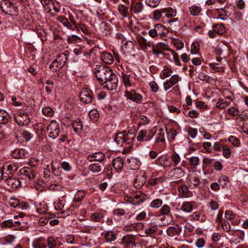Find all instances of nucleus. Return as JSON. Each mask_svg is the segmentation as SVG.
Instances as JSON below:
<instances>
[{
  "instance_id": "f704fd0d",
  "label": "nucleus",
  "mask_w": 248,
  "mask_h": 248,
  "mask_svg": "<svg viewBox=\"0 0 248 248\" xmlns=\"http://www.w3.org/2000/svg\"><path fill=\"white\" fill-rule=\"evenodd\" d=\"M216 11L218 14L216 18V19H220L222 20H225L227 19L228 16L227 14V11L225 10V7L223 8L216 9Z\"/></svg>"
},
{
  "instance_id": "6e6552de",
  "label": "nucleus",
  "mask_w": 248,
  "mask_h": 248,
  "mask_svg": "<svg viewBox=\"0 0 248 248\" xmlns=\"http://www.w3.org/2000/svg\"><path fill=\"white\" fill-rule=\"evenodd\" d=\"M156 133V131L153 129L147 130L146 129H142L140 130L137 137V140L138 141H149L154 137Z\"/></svg>"
},
{
  "instance_id": "ea45409f",
  "label": "nucleus",
  "mask_w": 248,
  "mask_h": 248,
  "mask_svg": "<svg viewBox=\"0 0 248 248\" xmlns=\"http://www.w3.org/2000/svg\"><path fill=\"white\" fill-rule=\"evenodd\" d=\"M214 30L217 34L223 35L226 32L225 28L222 23H217L214 25Z\"/></svg>"
},
{
  "instance_id": "2f4dec72",
  "label": "nucleus",
  "mask_w": 248,
  "mask_h": 248,
  "mask_svg": "<svg viewBox=\"0 0 248 248\" xmlns=\"http://www.w3.org/2000/svg\"><path fill=\"white\" fill-rule=\"evenodd\" d=\"M130 8L132 12L138 15L141 13L143 10L144 6L141 2H136L135 4H131Z\"/></svg>"
},
{
  "instance_id": "49530a36",
  "label": "nucleus",
  "mask_w": 248,
  "mask_h": 248,
  "mask_svg": "<svg viewBox=\"0 0 248 248\" xmlns=\"http://www.w3.org/2000/svg\"><path fill=\"white\" fill-rule=\"evenodd\" d=\"M86 193L83 190H79L77 191L74 197L75 202H81L85 197Z\"/></svg>"
},
{
  "instance_id": "13d9d810",
  "label": "nucleus",
  "mask_w": 248,
  "mask_h": 248,
  "mask_svg": "<svg viewBox=\"0 0 248 248\" xmlns=\"http://www.w3.org/2000/svg\"><path fill=\"white\" fill-rule=\"evenodd\" d=\"M67 41L68 43L73 44L81 42V39L76 35H72L68 36Z\"/></svg>"
},
{
  "instance_id": "2eb2a0df",
  "label": "nucleus",
  "mask_w": 248,
  "mask_h": 248,
  "mask_svg": "<svg viewBox=\"0 0 248 248\" xmlns=\"http://www.w3.org/2000/svg\"><path fill=\"white\" fill-rule=\"evenodd\" d=\"M165 29V28L163 25L157 24L154 26V28L150 29L148 33L150 37L155 38L158 36L162 35L164 33V30Z\"/></svg>"
},
{
  "instance_id": "9d476101",
  "label": "nucleus",
  "mask_w": 248,
  "mask_h": 248,
  "mask_svg": "<svg viewBox=\"0 0 248 248\" xmlns=\"http://www.w3.org/2000/svg\"><path fill=\"white\" fill-rule=\"evenodd\" d=\"M93 97L92 91L88 88L82 89L79 94L80 101L85 104L91 103L93 101Z\"/></svg>"
},
{
  "instance_id": "8fccbe9b",
  "label": "nucleus",
  "mask_w": 248,
  "mask_h": 248,
  "mask_svg": "<svg viewBox=\"0 0 248 248\" xmlns=\"http://www.w3.org/2000/svg\"><path fill=\"white\" fill-rule=\"evenodd\" d=\"M172 73V70L171 69L167 67L162 70L160 76L162 79H164L170 77Z\"/></svg>"
},
{
  "instance_id": "e433bc0d",
  "label": "nucleus",
  "mask_w": 248,
  "mask_h": 248,
  "mask_svg": "<svg viewBox=\"0 0 248 248\" xmlns=\"http://www.w3.org/2000/svg\"><path fill=\"white\" fill-rule=\"evenodd\" d=\"M72 127L75 132L77 134L80 133L83 129V125L79 119L76 120L73 122L72 124Z\"/></svg>"
},
{
  "instance_id": "4c0bfd02",
  "label": "nucleus",
  "mask_w": 248,
  "mask_h": 248,
  "mask_svg": "<svg viewBox=\"0 0 248 248\" xmlns=\"http://www.w3.org/2000/svg\"><path fill=\"white\" fill-rule=\"evenodd\" d=\"M128 7L124 4H119L118 10L119 13L124 17H127L129 16Z\"/></svg>"
},
{
  "instance_id": "f8f14e48",
  "label": "nucleus",
  "mask_w": 248,
  "mask_h": 248,
  "mask_svg": "<svg viewBox=\"0 0 248 248\" xmlns=\"http://www.w3.org/2000/svg\"><path fill=\"white\" fill-rule=\"evenodd\" d=\"M181 80V78L177 74L172 75L169 79H167L163 83V88L165 91H167L173 86L176 85L179 81Z\"/></svg>"
},
{
  "instance_id": "c756f323",
  "label": "nucleus",
  "mask_w": 248,
  "mask_h": 248,
  "mask_svg": "<svg viewBox=\"0 0 248 248\" xmlns=\"http://www.w3.org/2000/svg\"><path fill=\"white\" fill-rule=\"evenodd\" d=\"M57 21H59L61 23L63 26L67 27L69 30L74 31L75 30V27H73V25L71 24L70 22L68 21V19L65 17L64 16H59L57 18Z\"/></svg>"
},
{
  "instance_id": "0eeeda50",
  "label": "nucleus",
  "mask_w": 248,
  "mask_h": 248,
  "mask_svg": "<svg viewBox=\"0 0 248 248\" xmlns=\"http://www.w3.org/2000/svg\"><path fill=\"white\" fill-rule=\"evenodd\" d=\"M47 131L49 138L56 139L60 134L59 124L56 121H51L47 127Z\"/></svg>"
},
{
  "instance_id": "37998d69",
  "label": "nucleus",
  "mask_w": 248,
  "mask_h": 248,
  "mask_svg": "<svg viewBox=\"0 0 248 248\" xmlns=\"http://www.w3.org/2000/svg\"><path fill=\"white\" fill-rule=\"evenodd\" d=\"M170 160L171 161V163H173L172 166L175 167L180 162L181 158L179 155L175 152L171 155L170 157Z\"/></svg>"
},
{
  "instance_id": "cd10ccee",
  "label": "nucleus",
  "mask_w": 248,
  "mask_h": 248,
  "mask_svg": "<svg viewBox=\"0 0 248 248\" xmlns=\"http://www.w3.org/2000/svg\"><path fill=\"white\" fill-rule=\"evenodd\" d=\"M105 217V214L101 212H96L91 214L90 216V220L95 222H103V219Z\"/></svg>"
},
{
  "instance_id": "c03bdc74",
  "label": "nucleus",
  "mask_w": 248,
  "mask_h": 248,
  "mask_svg": "<svg viewBox=\"0 0 248 248\" xmlns=\"http://www.w3.org/2000/svg\"><path fill=\"white\" fill-rule=\"evenodd\" d=\"M222 155L223 157H224L225 158H229L232 155V150L231 148L227 146L226 145H225L223 146V147L222 149Z\"/></svg>"
},
{
  "instance_id": "9b49d317",
  "label": "nucleus",
  "mask_w": 248,
  "mask_h": 248,
  "mask_svg": "<svg viewBox=\"0 0 248 248\" xmlns=\"http://www.w3.org/2000/svg\"><path fill=\"white\" fill-rule=\"evenodd\" d=\"M185 172L180 167H177L173 169L169 173V177L174 181V182H180L183 180Z\"/></svg>"
},
{
  "instance_id": "58836bf2",
  "label": "nucleus",
  "mask_w": 248,
  "mask_h": 248,
  "mask_svg": "<svg viewBox=\"0 0 248 248\" xmlns=\"http://www.w3.org/2000/svg\"><path fill=\"white\" fill-rule=\"evenodd\" d=\"M166 133L168 135V137L169 138V140L170 141H172L174 140L176 136L177 135L178 133L176 130L170 128V129H168L166 127Z\"/></svg>"
},
{
  "instance_id": "412c9836",
  "label": "nucleus",
  "mask_w": 248,
  "mask_h": 248,
  "mask_svg": "<svg viewBox=\"0 0 248 248\" xmlns=\"http://www.w3.org/2000/svg\"><path fill=\"white\" fill-rule=\"evenodd\" d=\"M124 165V160L120 157L114 158L112 161V166L117 172L123 170Z\"/></svg>"
},
{
  "instance_id": "39448f33",
  "label": "nucleus",
  "mask_w": 248,
  "mask_h": 248,
  "mask_svg": "<svg viewBox=\"0 0 248 248\" xmlns=\"http://www.w3.org/2000/svg\"><path fill=\"white\" fill-rule=\"evenodd\" d=\"M112 54L108 51H103L100 54V58L101 60L107 64H112L114 59L117 62H120V57L118 53L114 50H112Z\"/></svg>"
},
{
  "instance_id": "c9c22d12",
  "label": "nucleus",
  "mask_w": 248,
  "mask_h": 248,
  "mask_svg": "<svg viewBox=\"0 0 248 248\" xmlns=\"http://www.w3.org/2000/svg\"><path fill=\"white\" fill-rule=\"evenodd\" d=\"M167 231L172 235H180L182 232V227L178 225H176L174 226H170Z\"/></svg>"
},
{
  "instance_id": "5fc2aeb1",
  "label": "nucleus",
  "mask_w": 248,
  "mask_h": 248,
  "mask_svg": "<svg viewBox=\"0 0 248 248\" xmlns=\"http://www.w3.org/2000/svg\"><path fill=\"white\" fill-rule=\"evenodd\" d=\"M0 225L1 228H11L14 227V223L13 219H8L3 221Z\"/></svg>"
},
{
  "instance_id": "ddd939ff",
  "label": "nucleus",
  "mask_w": 248,
  "mask_h": 248,
  "mask_svg": "<svg viewBox=\"0 0 248 248\" xmlns=\"http://www.w3.org/2000/svg\"><path fill=\"white\" fill-rule=\"evenodd\" d=\"M125 96L127 99L137 104L140 103L143 99L142 95L133 89L129 91H126L125 92Z\"/></svg>"
},
{
  "instance_id": "bb28decb",
  "label": "nucleus",
  "mask_w": 248,
  "mask_h": 248,
  "mask_svg": "<svg viewBox=\"0 0 248 248\" xmlns=\"http://www.w3.org/2000/svg\"><path fill=\"white\" fill-rule=\"evenodd\" d=\"M194 202H184L180 206V210L186 213H191L194 208Z\"/></svg>"
},
{
  "instance_id": "72a5a7b5",
  "label": "nucleus",
  "mask_w": 248,
  "mask_h": 248,
  "mask_svg": "<svg viewBox=\"0 0 248 248\" xmlns=\"http://www.w3.org/2000/svg\"><path fill=\"white\" fill-rule=\"evenodd\" d=\"M128 162L130 169L133 170L138 169L140 166V161L135 158L132 157L130 159H128Z\"/></svg>"
},
{
  "instance_id": "f03ea898",
  "label": "nucleus",
  "mask_w": 248,
  "mask_h": 248,
  "mask_svg": "<svg viewBox=\"0 0 248 248\" xmlns=\"http://www.w3.org/2000/svg\"><path fill=\"white\" fill-rule=\"evenodd\" d=\"M135 129H129L127 131H123L117 133L115 136L114 141L117 144L124 147L126 152L129 151L132 147L136 134Z\"/></svg>"
},
{
  "instance_id": "393cba45",
  "label": "nucleus",
  "mask_w": 248,
  "mask_h": 248,
  "mask_svg": "<svg viewBox=\"0 0 248 248\" xmlns=\"http://www.w3.org/2000/svg\"><path fill=\"white\" fill-rule=\"evenodd\" d=\"M156 164L163 167H170L171 165V162L166 156H160L156 160Z\"/></svg>"
},
{
  "instance_id": "4be33fe9",
  "label": "nucleus",
  "mask_w": 248,
  "mask_h": 248,
  "mask_svg": "<svg viewBox=\"0 0 248 248\" xmlns=\"http://www.w3.org/2000/svg\"><path fill=\"white\" fill-rule=\"evenodd\" d=\"M122 78L124 87L127 88L132 86L134 83L131 74L122 72Z\"/></svg>"
},
{
  "instance_id": "20e7f679",
  "label": "nucleus",
  "mask_w": 248,
  "mask_h": 248,
  "mask_svg": "<svg viewBox=\"0 0 248 248\" xmlns=\"http://www.w3.org/2000/svg\"><path fill=\"white\" fill-rule=\"evenodd\" d=\"M0 6L2 11L6 14L12 16L18 13L17 7L9 0H1Z\"/></svg>"
},
{
  "instance_id": "3c124183",
  "label": "nucleus",
  "mask_w": 248,
  "mask_h": 248,
  "mask_svg": "<svg viewBox=\"0 0 248 248\" xmlns=\"http://www.w3.org/2000/svg\"><path fill=\"white\" fill-rule=\"evenodd\" d=\"M75 29L78 31H81L85 34H89L90 32L89 27L84 24H80L76 27Z\"/></svg>"
},
{
  "instance_id": "f3484780",
  "label": "nucleus",
  "mask_w": 248,
  "mask_h": 248,
  "mask_svg": "<svg viewBox=\"0 0 248 248\" xmlns=\"http://www.w3.org/2000/svg\"><path fill=\"white\" fill-rule=\"evenodd\" d=\"M11 155L15 159H24L29 157V153L23 148H16L11 151Z\"/></svg>"
},
{
  "instance_id": "f257e3e1",
  "label": "nucleus",
  "mask_w": 248,
  "mask_h": 248,
  "mask_svg": "<svg viewBox=\"0 0 248 248\" xmlns=\"http://www.w3.org/2000/svg\"><path fill=\"white\" fill-rule=\"evenodd\" d=\"M99 83L108 90H115L118 86V79L117 75L108 67L99 66L95 73Z\"/></svg>"
},
{
  "instance_id": "dca6fc26",
  "label": "nucleus",
  "mask_w": 248,
  "mask_h": 248,
  "mask_svg": "<svg viewBox=\"0 0 248 248\" xmlns=\"http://www.w3.org/2000/svg\"><path fill=\"white\" fill-rule=\"evenodd\" d=\"M135 240L134 235L127 234L122 237L119 243L123 246V248H130Z\"/></svg>"
},
{
  "instance_id": "b1692460",
  "label": "nucleus",
  "mask_w": 248,
  "mask_h": 248,
  "mask_svg": "<svg viewBox=\"0 0 248 248\" xmlns=\"http://www.w3.org/2000/svg\"><path fill=\"white\" fill-rule=\"evenodd\" d=\"M102 235L104 237L105 241L107 243L114 241L117 239V233L113 231H104Z\"/></svg>"
},
{
  "instance_id": "5701e85b",
  "label": "nucleus",
  "mask_w": 248,
  "mask_h": 248,
  "mask_svg": "<svg viewBox=\"0 0 248 248\" xmlns=\"http://www.w3.org/2000/svg\"><path fill=\"white\" fill-rule=\"evenodd\" d=\"M20 173L23 175L28 177L30 180L34 178L36 175L34 170L30 167H23L20 170Z\"/></svg>"
},
{
  "instance_id": "de8ad7c7",
  "label": "nucleus",
  "mask_w": 248,
  "mask_h": 248,
  "mask_svg": "<svg viewBox=\"0 0 248 248\" xmlns=\"http://www.w3.org/2000/svg\"><path fill=\"white\" fill-rule=\"evenodd\" d=\"M225 145L223 143V140H220L218 141H216L213 145V150L216 152H220L222 150L223 146Z\"/></svg>"
},
{
  "instance_id": "603ef678",
  "label": "nucleus",
  "mask_w": 248,
  "mask_h": 248,
  "mask_svg": "<svg viewBox=\"0 0 248 248\" xmlns=\"http://www.w3.org/2000/svg\"><path fill=\"white\" fill-rule=\"evenodd\" d=\"M202 9L200 7L196 5H192L189 8V12L193 16H197L201 12Z\"/></svg>"
},
{
  "instance_id": "338daca9",
  "label": "nucleus",
  "mask_w": 248,
  "mask_h": 248,
  "mask_svg": "<svg viewBox=\"0 0 248 248\" xmlns=\"http://www.w3.org/2000/svg\"><path fill=\"white\" fill-rule=\"evenodd\" d=\"M42 113L44 115L47 117H51L53 115L54 111L50 107H45L42 109Z\"/></svg>"
},
{
  "instance_id": "6e6d98bb",
  "label": "nucleus",
  "mask_w": 248,
  "mask_h": 248,
  "mask_svg": "<svg viewBox=\"0 0 248 248\" xmlns=\"http://www.w3.org/2000/svg\"><path fill=\"white\" fill-rule=\"evenodd\" d=\"M229 181V178L225 175L220 176L218 179V182L220 186H221L222 188L226 186L227 182Z\"/></svg>"
},
{
  "instance_id": "680f3d73",
  "label": "nucleus",
  "mask_w": 248,
  "mask_h": 248,
  "mask_svg": "<svg viewBox=\"0 0 248 248\" xmlns=\"http://www.w3.org/2000/svg\"><path fill=\"white\" fill-rule=\"evenodd\" d=\"M199 161L200 159L197 156H192L188 158V162L193 168H195L199 165Z\"/></svg>"
},
{
  "instance_id": "e2e57ef3",
  "label": "nucleus",
  "mask_w": 248,
  "mask_h": 248,
  "mask_svg": "<svg viewBox=\"0 0 248 248\" xmlns=\"http://www.w3.org/2000/svg\"><path fill=\"white\" fill-rule=\"evenodd\" d=\"M139 118L140 122L138 124L139 127L141 125H146L149 124L150 122V119L144 115H140Z\"/></svg>"
},
{
  "instance_id": "a18cd8bd",
  "label": "nucleus",
  "mask_w": 248,
  "mask_h": 248,
  "mask_svg": "<svg viewBox=\"0 0 248 248\" xmlns=\"http://www.w3.org/2000/svg\"><path fill=\"white\" fill-rule=\"evenodd\" d=\"M178 190L182 196L186 197H188L189 196V190L187 186L184 185L179 186Z\"/></svg>"
},
{
  "instance_id": "c85d7f7f",
  "label": "nucleus",
  "mask_w": 248,
  "mask_h": 248,
  "mask_svg": "<svg viewBox=\"0 0 248 248\" xmlns=\"http://www.w3.org/2000/svg\"><path fill=\"white\" fill-rule=\"evenodd\" d=\"M19 134L23 141L26 142L29 141L33 136L30 131L22 128L19 130Z\"/></svg>"
},
{
  "instance_id": "aec40b11",
  "label": "nucleus",
  "mask_w": 248,
  "mask_h": 248,
  "mask_svg": "<svg viewBox=\"0 0 248 248\" xmlns=\"http://www.w3.org/2000/svg\"><path fill=\"white\" fill-rule=\"evenodd\" d=\"M222 215V212H219L217 216L216 219L219 224H221L222 229L229 232L231 231V226L227 220H222L221 218Z\"/></svg>"
},
{
  "instance_id": "0e129e2a",
  "label": "nucleus",
  "mask_w": 248,
  "mask_h": 248,
  "mask_svg": "<svg viewBox=\"0 0 248 248\" xmlns=\"http://www.w3.org/2000/svg\"><path fill=\"white\" fill-rule=\"evenodd\" d=\"M33 248H46V245L43 243L40 239H35L32 242Z\"/></svg>"
},
{
  "instance_id": "09e8293b",
  "label": "nucleus",
  "mask_w": 248,
  "mask_h": 248,
  "mask_svg": "<svg viewBox=\"0 0 248 248\" xmlns=\"http://www.w3.org/2000/svg\"><path fill=\"white\" fill-rule=\"evenodd\" d=\"M163 204V201L160 199H155L153 200L150 203V206L153 208H158L161 207Z\"/></svg>"
},
{
  "instance_id": "423d86ee",
  "label": "nucleus",
  "mask_w": 248,
  "mask_h": 248,
  "mask_svg": "<svg viewBox=\"0 0 248 248\" xmlns=\"http://www.w3.org/2000/svg\"><path fill=\"white\" fill-rule=\"evenodd\" d=\"M3 173L6 176H13V175L17 170L18 169V164L17 162L13 161H8L2 165V167Z\"/></svg>"
},
{
  "instance_id": "7ed1b4c3",
  "label": "nucleus",
  "mask_w": 248,
  "mask_h": 248,
  "mask_svg": "<svg viewBox=\"0 0 248 248\" xmlns=\"http://www.w3.org/2000/svg\"><path fill=\"white\" fill-rule=\"evenodd\" d=\"M69 57V52L66 50L57 56L56 59L49 65V68L53 72L61 70L66 63Z\"/></svg>"
},
{
  "instance_id": "79ce46f5",
  "label": "nucleus",
  "mask_w": 248,
  "mask_h": 248,
  "mask_svg": "<svg viewBox=\"0 0 248 248\" xmlns=\"http://www.w3.org/2000/svg\"><path fill=\"white\" fill-rule=\"evenodd\" d=\"M230 104V101H228V100H227V98H219L216 103V107L220 109H223L229 106Z\"/></svg>"
},
{
  "instance_id": "7c9ffc66",
  "label": "nucleus",
  "mask_w": 248,
  "mask_h": 248,
  "mask_svg": "<svg viewBox=\"0 0 248 248\" xmlns=\"http://www.w3.org/2000/svg\"><path fill=\"white\" fill-rule=\"evenodd\" d=\"M11 119V116L7 111L0 109V124H6L10 121Z\"/></svg>"
},
{
  "instance_id": "6ab92c4d",
  "label": "nucleus",
  "mask_w": 248,
  "mask_h": 248,
  "mask_svg": "<svg viewBox=\"0 0 248 248\" xmlns=\"http://www.w3.org/2000/svg\"><path fill=\"white\" fill-rule=\"evenodd\" d=\"M105 155L102 152H96L87 156V159L89 162L96 161L102 162L104 160Z\"/></svg>"
},
{
  "instance_id": "4468645a",
  "label": "nucleus",
  "mask_w": 248,
  "mask_h": 248,
  "mask_svg": "<svg viewBox=\"0 0 248 248\" xmlns=\"http://www.w3.org/2000/svg\"><path fill=\"white\" fill-rule=\"evenodd\" d=\"M3 182L7 186L13 189L18 188L21 186L20 180L13 176H6L4 177Z\"/></svg>"
},
{
  "instance_id": "1a4fd4ad",
  "label": "nucleus",
  "mask_w": 248,
  "mask_h": 248,
  "mask_svg": "<svg viewBox=\"0 0 248 248\" xmlns=\"http://www.w3.org/2000/svg\"><path fill=\"white\" fill-rule=\"evenodd\" d=\"M14 117L16 123L20 126H26L30 123L28 114L23 110L17 112L15 114Z\"/></svg>"
},
{
  "instance_id": "a878e982",
  "label": "nucleus",
  "mask_w": 248,
  "mask_h": 248,
  "mask_svg": "<svg viewBox=\"0 0 248 248\" xmlns=\"http://www.w3.org/2000/svg\"><path fill=\"white\" fill-rule=\"evenodd\" d=\"M146 200V196L144 194L141 193L140 192L136 193L133 195V204H140L144 202Z\"/></svg>"
},
{
  "instance_id": "864d4df0",
  "label": "nucleus",
  "mask_w": 248,
  "mask_h": 248,
  "mask_svg": "<svg viewBox=\"0 0 248 248\" xmlns=\"http://www.w3.org/2000/svg\"><path fill=\"white\" fill-rule=\"evenodd\" d=\"M159 212L161 215L168 216L170 213V207L168 205L165 204L162 206Z\"/></svg>"
},
{
  "instance_id": "774afa93",
  "label": "nucleus",
  "mask_w": 248,
  "mask_h": 248,
  "mask_svg": "<svg viewBox=\"0 0 248 248\" xmlns=\"http://www.w3.org/2000/svg\"><path fill=\"white\" fill-rule=\"evenodd\" d=\"M165 12L166 13V16L169 18L174 17L176 15V10L171 7L169 8Z\"/></svg>"
},
{
  "instance_id": "4d7b16f0",
  "label": "nucleus",
  "mask_w": 248,
  "mask_h": 248,
  "mask_svg": "<svg viewBox=\"0 0 248 248\" xmlns=\"http://www.w3.org/2000/svg\"><path fill=\"white\" fill-rule=\"evenodd\" d=\"M165 179L164 178L159 177L151 179L148 180V183L150 184L151 186H155L160 183H162L164 181Z\"/></svg>"
},
{
  "instance_id": "473e14b6",
  "label": "nucleus",
  "mask_w": 248,
  "mask_h": 248,
  "mask_svg": "<svg viewBox=\"0 0 248 248\" xmlns=\"http://www.w3.org/2000/svg\"><path fill=\"white\" fill-rule=\"evenodd\" d=\"M103 169V166L99 163H95L90 164L89 166L88 169L93 173H100Z\"/></svg>"
},
{
  "instance_id": "69168bd1",
  "label": "nucleus",
  "mask_w": 248,
  "mask_h": 248,
  "mask_svg": "<svg viewBox=\"0 0 248 248\" xmlns=\"http://www.w3.org/2000/svg\"><path fill=\"white\" fill-rule=\"evenodd\" d=\"M232 235L238 237L239 239L243 240L245 236V232L244 231H240L239 230H232Z\"/></svg>"
},
{
  "instance_id": "052dcab7",
  "label": "nucleus",
  "mask_w": 248,
  "mask_h": 248,
  "mask_svg": "<svg viewBox=\"0 0 248 248\" xmlns=\"http://www.w3.org/2000/svg\"><path fill=\"white\" fill-rule=\"evenodd\" d=\"M100 30L103 33L107 34L110 31L109 25L105 22H102L100 25Z\"/></svg>"
},
{
  "instance_id": "a211bd4d",
  "label": "nucleus",
  "mask_w": 248,
  "mask_h": 248,
  "mask_svg": "<svg viewBox=\"0 0 248 248\" xmlns=\"http://www.w3.org/2000/svg\"><path fill=\"white\" fill-rule=\"evenodd\" d=\"M146 175L144 172L136 175L133 182V186L137 189L141 188L146 181Z\"/></svg>"
},
{
  "instance_id": "bf43d9fd",
  "label": "nucleus",
  "mask_w": 248,
  "mask_h": 248,
  "mask_svg": "<svg viewBox=\"0 0 248 248\" xmlns=\"http://www.w3.org/2000/svg\"><path fill=\"white\" fill-rule=\"evenodd\" d=\"M52 172L55 175H58L59 173L60 166L58 162L53 161L51 163Z\"/></svg>"
},
{
  "instance_id": "a19ab883",
  "label": "nucleus",
  "mask_w": 248,
  "mask_h": 248,
  "mask_svg": "<svg viewBox=\"0 0 248 248\" xmlns=\"http://www.w3.org/2000/svg\"><path fill=\"white\" fill-rule=\"evenodd\" d=\"M165 132L163 128H160L158 130V133L156 135L155 138V142L156 143H163L165 142Z\"/></svg>"
}]
</instances>
